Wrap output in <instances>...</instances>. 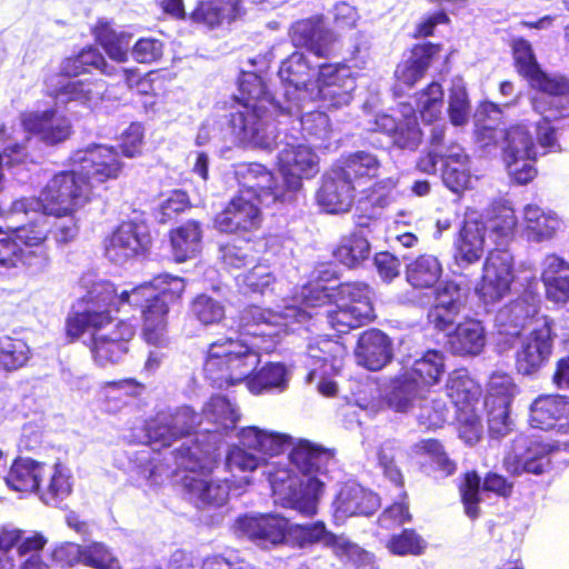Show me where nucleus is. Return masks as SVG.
<instances>
[{
	"label": "nucleus",
	"mask_w": 569,
	"mask_h": 569,
	"mask_svg": "<svg viewBox=\"0 0 569 569\" xmlns=\"http://www.w3.org/2000/svg\"><path fill=\"white\" fill-rule=\"evenodd\" d=\"M260 352L241 339L220 337L206 351L203 375L219 389L246 381L250 391L259 395L273 388L284 389L287 370L281 363L268 362L259 370Z\"/></svg>",
	"instance_id": "f257e3e1"
},
{
	"label": "nucleus",
	"mask_w": 569,
	"mask_h": 569,
	"mask_svg": "<svg viewBox=\"0 0 569 569\" xmlns=\"http://www.w3.org/2000/svg\"><path fill=\"white\" fill-rule=\"evenodd\" d=\"M290 463L302 475L308 476L301 482V491H293L289 500L291 507L305 517H313L318 512V501L323 491V482L317 475L323 473L332 459V452L307 439L292 442L289 451Z\"/></svg>",
	"instance_id": "f03ea898"
},
{
	"label": "nucleus",
	"mask_w": 569,
	"mask_h": 569,
	"mask_svg": "<svg viewBox=\"0 0 569 569\" xmlns=\"http://www.w3.org/2000/svg\"><path fill=\"white\" fill-rule=\"evenodd\" d=\"M81 310H71L64 321L68 343L78 341L88 330H101L112 322L111 311L120 310V293L110 281L92 284L83 298Z\"/></svg>",
	"instance_id": "7ed1b4c3"
},
{
	"label": "nucleus",
	"mask_w": 569,
	"mask_h": 569,
	"mask_svg": "<svg viewBox=\"0 0 569 569\" xmlns=\"http://www.w3.org/2000/svg\"><path fill=\"white\" fill-rule=\"evenodd\" d=\"M91 182L80 170L56 172L42 190L41 207L47 216L73 217L91 199Z\"/></svg>",
	"instance_id": "20e7f679"
},
{
	"label": "nucleus",
	"mask_w": 569,
	"mask_h": 569,
	"mask_svg": "<svg viewBox=\"0 0 569 569\" xmlns=\"http://www.w3.org/2000/svg\"><path fill=\"white\" fill-rule=\"evenodd\" d=\"M563 442L549 441L540 436L518 435L503 459V467L513 476L542 475L550 466V453L559 451Z\"/></svg>",
	"instance_id": "39448f33"
},
{
	"label": "nucleus",
	"mask_w": 569,
	"mask_h": 569,
	"mask_svg": "<svg viewBox=\"0 0 569 569\" xmlns=\"http://www.w3.org/2000/svg\"><path fill=\"white\" fill-rule=\"evenodd\" d=\"M280 114L267 107H239L229 113L228 126L231 134L246 147L270 150L274 136L270 132V118Z\"/></svg>",
	"instance_id": "423d86ee"
},
{
	"label": "nucleus",
	"mask_w": 569,
	"mask_h": 569,
	"mask_svg": "<svg viewBox=\"0 0 569 569\" xmlns=\"http://www.w3.org/2000/svg\"><path fill=\"white\" fill-rule=\"evenodd\" d=\"M515 280L513 258L511 253L501 248L489 250L476 293L485 303H495L510 293Z\"/></svg>",
	"instance_id": "0eeeda50"
},
{
	"label": "nucleus",
	"mask_w": 569,
	"mask_h": 569,
	"mask_svg": "<svg viewBox=\"0 0 569 569\" xmlns=\"http://www.w3.org/2000/svg\"><path fill=\"white\" fill-rule=\"evenodd\" d=\"M403 107L406 111L398 109L377 113L370 120L368 131L387 136L395 148L415 151L422 142L423 133L416 110L408 104Z\"/></svg>",
	"instance_id": "6e6552de"
},
{
	"label": "nucleus",
	"mask_w": 569,
	"mask_h": 569,
	"mask_svg": "<svg viewBox=\"0 0 569 569\" xmlns=\"http://www.w3.org/2000/svg\"><path fill=\"white\" fill-rule=\"evenodd\" d=\"M519 392L512 376L508 372L495 371L487 382L485 408L489 431L503 436L509 431L510 406Z\"/></svg>",
	"instance_id": "1a4fd4ad"
},
{
	"label": "nucleus",
	"mask_w": 569,
	"mask_h": 569,
	"mask_svg": "<svg viewBox=\"0 0 569 569\" xmlns=\"http://www.w3.org/2000/svg\"><path fill=\"white\" fill-rule=\"evenodd\" d=\"M552 322L548 319L533 328L515 352V367L519 375L533 376L547 366L552 355Z\"/></svg>",
	"instance_id": "9d476101"
},
{
	"label": "nucleus",
	"mask_w": 569,
	"mask_h": 569,
	"mask_svg": "<svg viewBox=\"0 0 569 569\" xmlns=\"http://www.w3.org/2000/svg\"><path fill=\"white\" fill-rule=\"evenodd\" d=\"M152 246L148 227L134 220L121 221L106 239V254L116 262L144 256Z\"/></svg>",
	"instance_id": "9b49d317"
},
{
	"label": "nucleus",
	"mask_w": 569,
	"mask_h": 569,
	"mask_svg": "<svg viewBox=\"0 0 569 569\" xmlns=\"http://www.w3.org/2000/svg\"><path fill=\"white\" fill-rule=\"evenodd\" d=\"M87 332L90 333L88 348L92 360L99 367H107L118 363L128 353L136 328L131 322L120 320L106 333H100V330Z\"/></svg>",
	"instance_id": "f8f14e48"
},
{
	"label": "nucleus",
	"mask_w": 569,
	"mask_h": 569,
	"mask_svg": "<svg viewBox=\"0 0 569 569\" xmlns=\"http://www.w3.org/2000/svg\"><path fill=\"white\" fill-rule=\"evenodd\" d=\"M261 221L258 203L239 192L214 216L213 226L221 233L248 234L258 230Z\"/></svg>",
	"instance_id": "ddd939ff"
},
{
	"label": "nucleus",
	"mask_w": 569,
	"mask_h": 569,
	"mask_svg": "<svg viewBox=\"0 0 569 569\" xmlns=\"http://www.w3.org/2000/svg\"><path fill=\"white\" fill-rule=\"evenodd\" d=\"M441 50V43L430 41L415 43L410 49V57L396 66L392 88L395 96L401 97L407 90L412 89L425 77Z\"/></svg>",
	"instance_id": "4468645a"
},
{
	"label": "nucleus",
	"mask_w": 569,
	"mask_h": 569,
	"mask_svg": "<svg viewBox=\"0 0 569 569\" xmlns=\"http://www.w3.org/2000/svg\"><path fill=\"white\" fill-rule=\"evenodd\" d=\"M21 127L28 133L22 141L26 144L31 136H36L44 144L53 147L63 143L73 133L71 121L53 108L22 113Z\"/></svg>",
	"instance_id": "2eb2a0df"
},
{
	"label": "nucleus",
	"mask_w": 569,
	"mask_h": 569,
	"mask_svg": "<svg viewBox=\"0 0 569 569\" xmlns=\"http://www.w3.org/2000/svg\"><path fill=\"white\" fill-rule=\"evenodd\" d=\"M237 522L241 535L263 549L287 543L289 520L280 515L242 516Z\"/></svg>",
	"instance_id": "dca6fc26"
},
{
	"label": "nucleus",
	"mask_w": 569,
	"mask_h": 569,
	"mask_svg": "<svg viewBox=\"0 0 569 569\" xmlns=\"http://www.w3.org/2000/svg\"><path fill=\"white\" fill-rule=\"evenodd\" d=\"M279 172L282 176V190L286 199L298 191L302 186V178L310 177L317 166V156L311 148L303 144H289L278 156Z\"/></svg>",
	"instance_id": "f3484780"
},
{
	"label": "nucleus",
	"mask_w": 569,
	"mask_h": 569,
	"mask_svg": "<svg viewBox=\"0 0 569 569\" xmlns=\"http://www.w3.org/2000/svg\"><path fill=\"white\" fill-rule=\"evenodd\" d=\"M79 170L89 182L104 183L118 179L123 171V162L114 147L96 144L77 157Z\"/></svg>",
	"instance_id": "a211bd4d"
},
{
	"label": "nucleus",
	"mask_w": 569,
	"mask_h": 569,
	"mask_svg": "<svg viewBox=\"0 0 569 569\" xmlns=\"http://www.w3.org/2000/svg\"><path fill=\"white\" fill-rule=\"evenodd\" d=\"M289 38L296 48H305L318 58H330L337 41L335 32L326 28L320 18H306L293 22Z\"/></svg>",
	"instance_id": "6ab92c4d"
},
{
	"label": "nucleus",
	"mask_w": 569,
	"mask_h": 569,
	"mask_svg": "<svg viewBox=\"0 0 569 569\" xmlns=\"http://www.w3.org/2000/svg\"><path fill=\"white\" fill-rule=\"evenodd\" d=\"M461 287L453 280H446L433 291L435 302L427 312V322L437 331L450 328L463 307Z\"/></svg>",
	"instance_id": "aec40b11"
},
{
	"label": "nucleus",
	"mask_w": 569,
	"mask_h": 569,
	"mask_svg": "<svg viewBox=\"0 0 569 569\" xmlns=\"http://www.w3.org/2000/svg\"><path fill=\"white\" fill-rule=\"evenodd\" d=\"M212 469L187 472L181 483L183 490L197 505L220 507L223 506L230 495L228 480L211 478Z\"/></svg>",
	"instance_id": "412c9836"
},
{
	"label": "nucleus",
	"mask_w": 569,
	"mask_h": 569,
	"mask_svg": "<svg viewBox=\"0 0 569 569\" xmlns=\"http://www.w3.org/2000/svg\"><path fill=\"white\" fill-rule=\"evenodd\" d=\"M217 442L214 432L196 433V437L189 443L184 442L174 449V458L187 472L210 470L218 457Z\"/></svg>",
	"instance_id": "4be33fe9"
},
{
	"label": "nucleus",
	"mask_w": 569,
	"mask_h": 569,
	"mask_svg": "<svg viewBox=\"0 0 569 569\" xmlns=\"http://www.w3.org/2000/svg\"><path fill=\"white\" fill-rule=\"evenodd\" d=\"M355 355L362 367L378 371L393 358L392 341L380 329H367L360 333L357 340Z\"/></svg>",
	"instance_id": "5701e85b"
},
{
	"label": "nucleus",
	"mask_w": 569,
	"mask_h": 569,
	"mask_svg": "<svg viewBox=\"0 0 569 569\" xmlns=\"http://www.w3.org/2000/svg\"><path fill=\"white\" fill-rule=\"evenodd\" d=\"M93 71H99L108 77L117 74V68L110 66L104 56L93 44H87L78 52L61 59L57 76L64 79H74L91 74Z\"/></svg>",
	"instance_id": "b1692460"
},
{
	"label": "nucleus",
	"mask_w": 569,
	"mask_h": 569,
	"mask_svg": "<svg viewBox=\"0 0 569 569\" xmlns=\"http://www.w3.org/2000/svg\"><path fill=\"white\" fill-rule=\"evenodd\" d=\"M486 226L478 220H465L453 242V262L460 268L477 263L485 250Z\"/></svg>",
	"instance_id": "393cba45"
},
{
	"label": "nucleus",
	"mask_w": 569,
	"mask_h": 569,
	"mask_svg": "<svg viewBox=\"0 0 569 569\" xmlns=\"http://www.w3.org/2000/svg\"><path fill=\"white\" fill-rule=\"evenodd\" d=\"M540 280L545 297L556 306L563 307L569 302V262L550 253L542 262Z\"/></svg>",
	"instance_id": "a878e982"
},
{
	"label": "nucleus",
	"mask_w": 569,
	"mask_h": 569,
	"mask_svg": "<svg viewBox=\"0 0 569 569\" xmlns=\"http://www.w3.org/2000/svg\"><path fill=\"white\" fill-rule=\"evenodd\" d=\"M335 515L346 519L356 516H372L380 507L377 493L360 486L342 487L335 499Z\"/></svg>",
	"instance_id": "bb28decb"
},
{
	"label": "nucleus",
	"mask_w": 569,
	"mask_h": 569,
	"mask_svg": "<svg viewBox=\"0 0 569 569\" xmlns=\"http://www.w3.org/2000/svg\"><path fill=\"white\" fill-rule=\"evenodd\" d=\"M232 99L239 107H267L281 114L289 113V109L276 101L262 77L256 72H241L238 79V94Z\"/></svg>",
	"instance_id": "cd10ccee"
},
{
	"label": "nucleus",
	"mask_w": 569,
	"mask_h": 569,
	"mask_svg": "<svg viewBox=\"0 0 569 569\" xmlns=\"http://www.w3.org/2000/svg\"><path fill=\"white\" fill-rule=\"evenodd\" d=\"M353 198L355 189L333 169L323 177L316 194L318 206L328 213L348 211Z\"/></svg>",
	"instance_id": "c85d7f7f"
},
{
	"label": "nucleus",
	"mask_w": 569,
	"mask_h": 569,
	"mask_svg": "<svg viewBox=\"0 0 569 569\" xmlns=\"http://www.w3.org/2000/svg\"><path fill=\"white\" fill-rule=\"evenodd\" d=\"M567 421L569 431V399L560 395L539 396L530 406L529 421L533 428L551 429L560 421ZM569 440L563 441V447Z\"/></svg>",
	"instance_id": "c756f323"
},
{
	"label": "nucleus",
	"mask_w": 569,
	"mask_h": 569,
	"mask_svg": "<svg viewBox=\"0 0 569 569\" xmlns=\"http://www.w3.org/2000/svg\"><path fill=\"white\" fill-rule=\"evenodd\" d=\"M263 251L262 239L258 237H234L220 244V260L228 270L248 268L258 262Z\"/></svg>",
	"instance_id": "7c9ffc66"
},
{
	"label": "nucleus",
	"mask_w": 569,
	"mask_h": 569,
	"mask_svg": "<svg viewBox=\"0 0 569 569\" xmlns=\"http://www.w3.org/2000/svg\"><path fill=\"white\" fill-rule=\"evenodd\" d=\"M241 13V0H198L189 14L191 22L214 29L231 23Z\"/></svg>",
	"instance_id": "2f4dec72"
},
{
	"label": "nucleus",
	"mask_w": 569,
	"mask_h": 569,
	"mask_svg": "<svg viewBox=\"0 0 569 569\" xmlns=\"http://www.w3.org/2000/svg\"><path fill=\"white\" fill-rule=\"evenodd\" d=\"M446 343L453 356H477L486 345L485 329L479 320L467 318L448 335Z\"/></svg>",
	"instance_id": "473e14b6"
},
{
	"label": "nucleus",
	"mask_w": 569,
	"mask_h": 569,
	"mask_svg": "<svg viewBox=\"0 0 569 569\" xmlns=\"http://www.w3.org/2000/svg\"><path fill=\"white\" fill-rule=\"evenodd\" d=\"M445 393L457 411H463L475 408L482 395V388L466 368H459L448 375Z\"/></svg>",
	"instance_id": "72a5a7b5"
},
{
	"label": "nucleus",
	"mask_w": 569,
	"mask_h": 569,
	"mask_svg": "<svg viewBox=\"0 0 569 569\" xmlns=\"http://www.w3.org/2000/svg\"><path fill=\"white\" fill-rule=\"evenodd\" d=\"M416 453L428 457L421 469L435 479H446L456 473L458 466L450 458L443 443L436 438L421 439L415 445Z\"/></svg>",
	"instance_id": "f704fd0d"
},
{
	"label": "nucleus",
	"mask_w": 569,
	"mask_h": 569,
	"mask_svg": "<svg viewBox=\"0 0 569 569\" xmlns=\"http://www.w3.org/2000/svg\"><path fill=\"white\" fill-rule=\"evenodd\" d=\"M239 442L251 451L274 457L283 453L292 445V438L287 433L249 426L239 431Z\"/></svg>",
	"instance_id": "c9c22d12"
},
{
	"label": "nucleus",
	"mask_w": 569,
	"mask_h": 569,
	"mask_svg": "<svg viewBox=\"0 0 569 569\" xmlns=\"http://www.w3.org/2000/svg\"><path fill=\"white\" fill-rule=\"evenodd\" d=\"M501 157L505 164L537 160L536 144L526 124L517 123L503 130Z\"/></svg>",
	"instance_id": "e433bc0d"
},
{
	"label": "nucleus",
	"mask_w": 569,
	"mask_h": 569,
	"mask_svg": "<svg viewBox=\"0 0 569 569\" xmlns=\"http://www.w3.org/2000/svg\"><path fill=\"white\" fill-rule=\"evenodd\" d=\"M234 176L238 183L253 192L272 194L277 200H286V192L281 186L271 184L272 172L259 162H240L236 166Z\"/></svg>",
	"instance_id": "4c0bfd02"
},
{
	"label": "nucleus",
	"mask_w": 569,
	"mask_h": 569,
	"mask_svg": "<svg viewBox=\"0 0 569 569\" xmlns=\"http://www.w3.org/2000/svg\"><path fill=\"white\" fill-rule=\"evenodd\" d=\"M379 167L380 162L376 156L357 151L349 154L332 169L356 190L357 186H361L376 177Z\"/></svg>",
	"instance_id": "58836bf2"
},
{
	"label": "nucleus",
	"mask_w": 569,
	"mask_h": 569,
	"mask_svg": "<svg viewBox=\"0 0 569 569\" xmlns=\"http://www.w3.org/2000/svg\"><path fill=\"white\" fill-rule=\"evenodd\" d=\"M169 240L174 262L181 263L193 258L200 250L202 240L200 222L188 220L183 224L171 229Z\"/></svg>",
	"instance_id": "ea45409f"
},
{
	"label": "nucleus",
	"mask_w": 569,
	"mask_h": 569,
	"mask_svg": "<svg viewBox=\"0 0 569 569\" xmlns=\"http://www.w3.org/2000/svg\"><path fill=\"white\" fill-rule=\"evenodd\" d=\"M44 463L30 458H16L6 476L7 485L14 491L36 492L40 489Z\"/></svg>",
	"instance_id": "a19ab883"
},
{
	"label": "nucleus",
	"mask_w": 569,
	"mask_h": 569,
	"mask_svg": "<svg viewBox=\"0 0 569 569\" xmlns=\"http://www.w3.org/2000/svg\"><path fill=\"white\" fill-rule=\"evenodd\" d=\"M443 273L440 260L428 253L419 254L406 266L405 274L408 283L419 290L431 289Z\"/></svg>",
	"instance_id": "79ce46f5"
},
{
	"label": "nucleus",
	"mask_w": 569,
	"mask_h": 569,
	"mask_svg": "<svg viewBox=\"0 0 569 569\" xmlns=\"http://www.w3.org/2000/svg\"><path fill=\"white\" fill-rule=\"evenodd\" d=\"M443 184L455 194L461 196L471 188L470 159L463 151L446 154L441 172Z\"/></svg>",
	"instance_id": "37998d69"
},
{
	"label": "nucleus",
	"mask_w": 569,
	"mask_h": 569,
	"mask_svg": "<svg viewBox=\"0 0 569 569\" xmlns=\"http://www.w3.org/2000/svg\"><path fill=\"white\" fill-rule=\"evenodd\" d=\"M371 254V244L366 234L358 231H351L341 237L339 243L333 250L336 260L348 269L361 267Z\"/></svg>",
	"instance_id": "c03bdc74"
},
{
	"label": "nucleus",
	"mask_w": 569,
	"mask_h": 569,
	"mask_svg": "<svg viewBox=\"0 0 569 569\" xmlns=\"http://www.w3.org/2000/svg\"><path fill=\"white\" fill-rule=\"evenodd\" d=\"M372 288L365 281H346L335 286V303L347 305L377 318Z\"/></svg>",
	"instance_id": "a18cd8bd"
},
{
	"label": "nucleus",
	"mask_w": 569,
	"mask_h": 569,
	"mask_svg": "<svg viewBox=\"0 0 569 569\" xmlns=\"http://www.w3.org/2000/svg\"><path fill=\"white\" fill-rule=\"evenodd\" d=\"M403 370L421 389L430 388L440 381L445 371L443 356L438 350L429 349Z\"/></svg>",
	"instance_id": "49530a36"
},
{
	"label": "nucleus",
	"mask_w": 569,
	"mask_h": 569,
	"mask_svg": "<svg viewBox=\"0 0 569 569\" xmlns=\"http://www.w3.org/2000/svg\"><path fill=\"white\" fill-rule=\"evenodd\" d=\"M61 78L57 73L47 78L48 96L52 99H61L66 102H78L80 104H90L96 100L97 94L92 90L93 82L88 80H69L63 84L56 83Z\"/></svg>",
	"instance_id": "de8ad7c7"
},
{
	"label": "nucleus",
	"mask_w": 569,
	"mask_h": 569,
	"mask_svg": "<svg viewBox=\"0 0 569 569\" xmlns=\"http://www.w3.org/2000/svg\"><path fill=\"white\" fill-rule=\"evenodd\" d=\"M326 72L322 73V86H320V90L318 91L319 99L328 107L339 109L341 107L348 106L352 100V92L356 89V78L353 76L348 77L343 74L341 77V81L326 82L330 77H332V72L336 70L331 69V67L326 68Z\"/></svg>",
	"instance_id": "09e8293b"
},
{
	"label": "nucleus",
	"mask_w": 569,
	"mask_h": 569,
	"mask_svg": "<svg viewBox=\"0 0 569 569\" xmlns=\"http://www.w3.org/2000/svg\"><path fill=\"white\" fill-rule=\"evenodd\" d=\"M278 74L283 82L297 90L307 89L316 76L315 68L300 51H293L282 60Z\"/></svg>",
	"instance_id": "8fccbe9b"
},
{
	"label": "nucleus",
	"mask_w": 569,
	"mask_h": 569,
	"mask_svg": "<svg viewBox=\"0 0 569 569\" xmlns=\"http://www.w3.org/2000/svg\"><path fill=\"white\" fill-rule=\"evenodd\" d=\"M490 237L497 246L508 244L515 236L518 224L515 210L503 203L496 202L491 206L488 217Z\"/></svg>",
	"instance_id": "3c124183"
},
{
	"label": "nucleus",
	"mask_w": 569,
	"mask_h": 569,
	"mask_svg": "<svg viewBox=\"0 0 569 569\" xmlns=\"http://www.w3.org/2000/svg\"><path fill=\"white\" fill-rule=\"evenodd\" d=\"M10 229L20 247L24 246L26 248H40V252L38 254H36L33 251H30V258L36 257L40 260L41 263L48 261V254L43 248L51 232V228L46 219L33 220L26 224Z\"/></svg>",
	"instance_id": "603ef678"
},
{
	"label": "nucleus",
	"mask_w": 569,
	"mask_h": 569,
	"mask_svg": "<svg viewBox=\"0 0 569 569\" xmlns=\"http://www.w3.org/2000/svg\"><path fill=\"white\" fill-rule=\"evenodd\" d=\"M420 389L418 383L402 370L390 380L387 402L396 411L406 412L412 407Z\"/></svg>",
	"instance_id": "864d4df0"
},
{
	"label": "nucleus",
	"mask_w": 569,
	"mask_h": 569,
	"mask_svg": "<svg viewBox=\"0 0 569 569\" xmlns=\"http://www.w3.org/2000/svg\"><path fill=\"white\" fill-rule=\"evenodd\" d=\"M271 312L258 306H247L237 316V331L241 336L259 337L264 342H270V333L263 330L270 326Z\"/></svg>",
	"instance_id": "5fc2aeb1"
},
{
	"label": "nucleus",
	"mask_w": 569,
	"mask_h": 569,
	"mask_svg": "<svg viewBox=\"0 0 569 569\" xmlns=\"http://www.w3.org/2000/svg\"><path fill=\"white\" fill-rule=\"evenodd\" d=\"M526 233L530 240L540 242L551 239L558 229V219L535 204L525 208Z\"/></svg>",
	"instance_id": "6e6d98bb"
},
{
	"label": "nucleus",
	"mask_w": 569,
	"mask_h": 569,
	"mask_svg": "<svg viewBox=\"0 0 569 569\" xmlns=\"http://www.w3.org/2000/svg\"><path fill=\"white\" fill-rule=\"evenodd\" d=\"M386 548L392 556L419 557L426 552L428 542L415 528H402L399 532L390 536Z\"/></svg>",
	"instance_id": "4d7b16f0"
},
{
	"label": "nucleus",
	"mask_w": 569,
	"mask_h": 569,
	"mask_svg": "<svg viewBox=\"0 0 569 569\" xmlns=\"http://www.w3.org/2000/svg\"><path fill=\"white\" fill-rule=\"evenodd\" d=\"M443 96V88L438 81H431L415 93L417 111L425 122L432 123L440 119Z\"/></svg>",
	"instance_id": "13d9d810"
},
{
	"label": "nucleus",
	"mask_w": 569,
	"mask_h": 569,
	"mask_svg": "<svg viewBox=\"0 0 569 569\" xmlns=\"http://www.w3.org/2000/svg\"><path fill=\"white\" fill-rule=\"evenodd\" d=\"M31 358L27 341L13 336L0 337V368L14 371L24 367Z\"/></svg>",
	"instance_id": "bf43d9fd"
},
{
	"label": "nucleus",
	"mask_w": 569,
	"mask_h": 569,
	"mask_svg": "<svg viewBox=\"0 0 569 569\" xmlns=\"http://www.w3.org/2000/svg\"><path fill=\"white\" fill-rule=\"evenodd\" d=\"M481 478L476 470H468L462 473L461 481L458 485L460 501L463 511L470 520L480 517L481 508Z\"/></svg>",
	"instance_id": "052dcab7"
},
{
	"label": "nucleus",
	"mask_w": 569,
	"mask_h": 569,
	"mask_svg": "<svg viewBox=\"0 0 569 569\" xmlns=\"http://www.w3.org/2000/svg\"><path fill=\"white\" fill-rule=\"evenodd\" d=\"M345 355L346 347L332 338H319L308 347V356L313 363L329 366L330 369L338 368Z\"/></svg>",
	"instance_id": "680f3d73"
},
{
	"label": "nucleus",
	"mask_w": 569,
	"mask_h": 569,
	"mask_svg": "<svg viewBox=\"0 0 569 569\" xmlns=\"http://www.w3.org/2000/svg\"><path fill=\"white\" fill-rule=\"evenodd\" d=\"M531 89L542 94L562 98L569 97V77L561 73H548L540 67L528 79Z\"/></svg>",
	"instance_id": "e2e57ef3"
},
{
	"label": "nucleus",
	"mask_w": 569,
	"mask_h": 569,
	"mask_svg": "<svg viewBox=\"0 0 569 569\" xmlns=\"http://www.w3.org/2000/svg\"><path fill=\"white\" fill-rule=\"evenodd\" d=\"M328 532L329 530L327 529L326 523L322 520H318L306 525L289 523V531L286 545H290L291 547L300 549L317 545L319 542H322V545H325Z\"/></svg>",
	"instance_id": "0e129e2a"
},
{
	"label": "nucleus",
	"mask_w": 569,
	"mask_h": 569,
	"mask_svg": "<svg viewBox=\"0 0 569 569\" xmlns=\"http://www.w3.org/2000/svg\"><path fill=\"white\" fill-rule=\"evenodd\" d=\"M335 305L337 306L336 309L328 311L327 318L330 327L337 332L347 333L352 329L360 328L376 320L347 305Z\"/></svg>",
	"instance_id": "69168bd1"
},
{
	"label": "nucleus",
	"mask_w": 569,
	"mask_h": 569,
	"mask_svg": "<svg viewBox=\"0 0 569 569\" xmlns=\"http://www.w3.org/2000/svg\"><path fill=\"white\" fill-rule=\"evenodd\" d=\"M31 252L24 250L16 241L10 228L0 227V268L16 269L20 266L30 264Z\"/></svg>",
	"instance_id": "338daca9"
},
{
	"label": "nucleus",
	"mask_w": 569,
	"mask_h": 569,
	"mask_svg": "<svg viewBox=\"0 0 569 569\" xmlns=\"http://www.w3.org/2000/svg\"><path fill=\"white\" fill-rule=\"evenodd\" d=\"M81 563L93 569H122L119 559L102 542L81 545Z\"/></svg>",
	"instance_id": "774afa93"
}]
</instances>
